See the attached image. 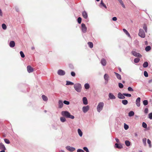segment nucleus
<instances>
[{"instance_id":"8","label":"nucleus","mask_w":152,"mask_h":152,"mask_svg":"<svg viewBox=\"0 0 152 152\" xmlns=\"http://www.w3.org/2000/svg\"><path fill=\"white\" fill-rule=\"evenodd\" d=\"M0 149L1 150L0 152H5L6 148L4 145L2 143H0Z\"/></svg>"},{"instance_id":"31","label":"nucleus","mask_w":152,"mask_h":152,"mask_svg":"<svg viewBox=\"0 0 152 152\" xmlns=\"http://www.w3.org/2000/svg\"><path fill=\"white\" fill-rule=\"evenodd\" d=\"M125 144L127 146H129L130 145V142L128 141V140H126L125 141Z\"/></svg>"},{"instance_id":"10","label":"nucleus","mask_w":152,"mask_h":152,"mask_svg":"<svg viewBox=\"0 0 152 152\" xmlns=\"http://www.w3.org/2000/svg\"><path fill=\"white\" fill-rule=\"evenodd\" d=\"M58 74L60 75H64L65 74V73L64 71L59 69L58 71Z\"/></svg>"},{"instance_id":"58","label":"nucleus","mask_w":152,"mask_h":152,"mask_svg":"<svg viewBox=\"0 0 152 152\" xmlns=\"http://www.w3.org/2000/svg\"><path fill=\"white\" fill-rule=\"evenodd\" d=\"M112 20L113 21H116L117 20V18L116 17H114L112 18Z\"/></svg>"},{"instance_id":"46","label":"nucleus","mask_w":152,"mask_h":152,"mask_svg":"<svg viewBox=\"0 0 152 152\" xmlns=\"http://www.w3.org/2000/svg\"><path fill=\"white\" fill-rule=\"evenodd\" d=\"M4 142L5 143L7 144H9L10 143V141L9 140L7 139H4Z\"/></svg>"},{"instance_id":"18","label":"nucleus","mask_w":152,"mask_h":152,"mask_svg":"<svg viewBox=\"0 0 152 152\" xmlns=\"http://www.w3.org/2000/svg\"><path fill=\"white\" fill-rule=\"evenodd\" d=\"M101 64L104 66H105L106 64V61L104 58H103L101 60Z\"/></svg>"},{"instance_id":"56","label":"nucleus","mask_w":152,"mask_h":152,"mask_svg":"<svg viewBox=\"0 0 152 152\" xmlns=\"http://www.w3.org/2000/svg\"><path fill=\"white\" fill-rule=\"evenodd\" d=\"M71 75L73 77H74L75 75V72H71Z\"/></svg>"},{"instance_id":"62","label":"nucleus","mask_w":152,"mask_h":152,"mask_svg":"<svg viewBox=\"0 0 152 152\" xmlns=\"http://www.w3.org/2000/svg\"><path fill=\"white\" fill-rule=\"evenodd\" d=\"M118 69H119V71H120V72H121V70L120 68H119Z\"/></svg>"},{"instance_id":"32","label":"nucleus","mask_w":152,"mask_h":152,"mask_svg":"<svg viewBox=\"0 0 152 152\" xmlns=\"http://www.w3.org/2000/svg\"><path fill=\"white\" fill-rule=\"evenodd\" d=\"M151 49V47L150 46H148L146 47L145 50L146 51H148Z\"/></svg>"},{"instance_id":"48","label":"nucleus","mask_w":152,"mask_h":152,"mask_svg":"<svg viewBox=\"0 0 152 152\" xmlns=\"http://www.w3.org/2000/svg\"><path fill=\"white\" fill-rule=\"evenodd\" d=\"M118 86L120 88H122L124 87L123 85L121 83H118Z\"/></svg>"},{"instance_id":"51","label":"nucleus","mask_w":152,"mask_h":152,"mask_svg":"<svg viewBox=\"0 0 152 152\" xmlns=\"http://www.w3.org/2000/svg\"><path fill=\"white\" fill-rule=\"evenodd\" d=\"M143 28L145 30L146 32H147V28L146 26L145 25H144L143 26Z\"/></svg>"},{"instance_id":"40","label":"nucleus","mask_w":152,"mask_h":152,"mask_svg":"<svg viewBox=\"0 0 152 152\" xmlns=\"http://www.w3.org/2000/svg\"><path fill=\"white\" fill-rule=\"evenodd\" d=\"M123 95L125 96L130 97L132 96L131 94H129L124 93Z\"/></svg>"},{"instance_id":"52","label":"nucleus","mask_w":152,"mask_h":152,"mask_svg":"<svg viewBox=\"0 0 152 152\" xmlns=\"http://www.w3.org/2000/svg\"><path fill=\"white\" fill-rule=\"evenodd\" d=\"M64 103L66 104L69 105V101L65 100L64 101Z\"/></svg>"},{"instance_id":"23","label":"nucleus","mask_w":152,"mask_h":152,"mask_svg":"<svg viewBox=\"0 0 152 152\" xmlns=\"http://www.w3.org/2000/svg\"><path fill=\"white\" fill-rule=\"evenodd\" d=\"M119 2L122 6L124 8H125V6L122 0H118Z\"/></svg>"},{"instance_id":"60","label":"nucleus","mask_w":152,"mask_h":152,"mask_svg":"<svg viewBox=\"0 0 152 152\" xmlns=\"http://www.w3.org/2000/svg\"><path fill=\"white\" fill-rule=\"evenodd\" d=\"M152 82V79H151L150 80H149L148 81L149 83H151Z\"/></svg>"},{"instance_id":"25","label":"nucleus","mask_w":152,"mask_h":152,"mask_svg":"<svg viewBox=\"0 0 152 152\" xmlns=\"http://www.w3.org/2000/svg\"><path fill=\"white\" fill-rule=\"evenodd\" d=\"M42 97L43 100L44 101H47L48 100L47 97L44 95L42 96Z\"/></svg>"},{"instance_id":"61","label":"nucleus","mask_w":152,"mask_h":152,"mask_svg":"<svg viewBox=\"0 0 152 152\" xmlns=\"http://www.w3.org/2000/svg\"><path fill=\"white\" fill-rule=\"evenodd\" d=\"M31 48L32 50H33L35 48L34 47H31Z\"/></svg>"},{"instance_id":"19","label":"nucleus","mask_w":152,"mask_h":152,"mask_svg":"<svg viewBox=\"0 0 152 152\" xmlns=\"http://www.w3.org/2000/svg\"><path fill=\"white\" fill-rule=\"evenodd\" d=\"M104 78L105 80L106 81V82L107 83L109 78V77L108 75L105 74L104 75Z\"/></svg>"},{"instance_id":"7","label":"nucleus","mask_w":152,"mask_h":152,"mask_svg":"<svg viewBox=\"0 0 152 152\" xmlns=\"http://www.w3.org/2000/svg\"><path fill=\"white\" fill-rule=\"evenodd\" d=\"M89 108L90 107L88 105L83 107L82 108L83 112L84 113H86L89 110Z\"/></svg>"},{"instance_id":"2","label":"nucleus","mask_w":152,"mask_h":152,"mask_svg":"<svg viewBox=\"0 0 152 152\" xmlns=\"http://www.w3.org/2000/svg\"><path fill=\"white\" fill-rule=\"evenodd\" d=\"M104 106V104L103 102H101L99 103L97 107V111L99 113L102 110Z\"/></svg>"},{"instance_id":"50","label":"nucleus","mask_w":152,"mask_h":152,"mask_svg":"<svg viewBox=\"0 0 152 152\" xmlns=\"http://www.w3.org/2000/svg\"><path fill=\"white\" fill-rule=\"evenodd\" d=\"M128 91H134L133 89L131 87H129L128 88Z\"/></svg>"},{"instance_id":"45","label":"nucleus","mask_w":152,"mask_h":152,"mask_svg":"<svg viewBox=\"0 0 152 152\" xmlns=\"http://www.w3.org/2000/svg\"><path fill=\"white\" fill-rule=\"evenodd\" d=\"M20 54L21 57L22 58H24L25 57V55L22 51H20Z\"/></svg>"},{"instance_id":"57","label":"nucleus","mask_w":152,"mask_h":152,"mask_svg":"<svg viewBox=\"0 0 152 152\" xmlns=\"http://www.w3.org/2000/svg\"><path fill=\"white\" fill-rule=\"evenodd\" d=\"M77 152H84V151L81 149H78Z\"/></svg>"},{"instance_id":"63","label":"nucleus","mask_w":152,"mask_h":152,"mask_svg":"<svg viewBox=\"0 0 152 152\" xmlns=\"http://www.w3.org/2000/svg\"><path fill=\"white\" fill-rule=\"evenodd\" d=\"M145 44H146V45H147V41H146V42H145Z\"/></svg>"},{"instance_id":"22","label":"nucleus","mask_w":152,"mask_h":152,"mask_svg":"<svg viewBox=\"0 0 152 152\" xmlns=\"http://www.w3.org/2000/svg\"><path fill=\"white\" fill-rule=\"evenodd\" d=\"M114 73L115 75H116L117 78L119 80H121V76L120 75H119L118 73L116 72H114Z\"/></svg>"},{"instance_id":"44","label":"nucleus","mask_w":152,"mask_h":152,"mask_svg":"<svg viewBox=\"0 0 152 152\" xmlns=\"http://www.w3.org/2000/svg\"><path fill=\"white\" fill-rule=\"evenodd\" d=\"M124 128L125 130H127L128 129L129 126L128 125L126 124L125 123L124 124Z\"/></svg>"},{"instance_id":"64","label":"nucleus","mask_w":152,"mask_h":152,"mask_svg":"<svg viewBox=\"0 0 152 152\" xmlns=\"http://www.w3.org/2000/svg\"><path fill=\"white\" fill-rule=\"evenodd\" d=\"M125 81H122V83H125Z\"/></svg>"},{"instance_id":"9","label":"nucleus","mask_w":152,"mask_h":152,"mask_svg":"<svg viewBox=\"0 0 152 152\" xmlns=\"http://www.w3.org/2000/svg\"><path fill=\"white\" fill-rule=\"evenodd\" d=\"M66 148L69 151L71 152H73L75 151V148L73 147L70 146H67L66 147Z\"/></svg>"},{"instance_id":"15","label":"nucleus","mask_w":152,"mask_h":152,"mask_svg":"<svg viewBox=\"0 0 152 152\" xmlns=\"http://www.w3.org/2000/svg\"><path fill=\"white\" fill-rule=\"evenodd\" d=\"M58 103L59 107L60 108H61L62 107L63 105V104L62 101L61 100H59Z\"/></svg>"},{"instance_id":"30","label":"nucleus","mask_w":152,"mask_h":152,"mask_svg":"<svg viewBox=\"0 0 152 152\" xmlns=\"http://www.w3.org/2000/svg\"><path fill=\"white\" fill-rule=\"evenodd\" d=\"M134 115V113L133 111H131L129 113V116L131 117L133 116Z\"/></svg>"},{"instance_id":"14","label":"nucleus","mask_w":152,"mask_h":152,"mask_svg":"<svg viewBox=\"0 0 152 152\" xmlns=\"http://www.w3.org/2000/svg\"><path fill=\"white\" fill-rule=\"evenodd\" d=\"M82 15L83 17L85 19H87L88 18V15L86 12L84 11L82 12Z\"/></svg>"},{"instance_id":"16","label":"nucleus","mask_w":152,"mask_h":152,"mask_svg":"<svg viewBox=\"0 0 152 152\" xmlns=\"http://www.w3.org/2000/svg\"><path fill=\"white\" fill-rule=\"evenodd\" d=\"M109 98L111 99H115V97L111 93H110L109 94Z\"/></svg>"},{"instance_id":"38","label":"nucleus","mask_w":152,"mask_h":152,"mask_svg":"<svg viewBox=\"0 0 152 152\" xmlns=\"http://www.w3.org/2000/svg\"><path fill=\"white\" fill-rule=\"evenodd\" d=\"M143 104L145 106L147 105L148 103V101L146 100H144L143 102Z\"/></svg>"},{"instance_id":"55","label":"nucleus","mask_w":152,"mask_h":152,"mask_svg":"<svg viewBox=\"0 0 152 152\" xmlns=\"http://www.w3.org/2000/svg\"><path fill=\"white\" fill-rule=\"evenodd\" d=\"M83 149L86 152H89L88 148L86 147H84L83 148Z\"/></svg>"},{"instance_id":"53","label":"nucleus","mask_w":152,"mask_h":152,"mask_svg":"<svg viewBox=\"0 0 152 152\" xmlns=\"http://www.w3.org/2000/svg\"><path fill=\"white\" fill-rule=\"evenodd\" d=\"M148 116L150 119H152V113H150L149 114Z\"/></svg>"},{"instance_id":"1","label":"nucleus","mask_w":152,"mask_h":152,"mask_svg":"<svg viewBox=\"0 0 152 152\" xmlns=\"http://www.w3.org/2000/svg\"><path fill=\"white\" fill-rule=\"evenodd\" d=\"M62 115L65 116L67 118H69L72 119L74 118L75 117L73 115H71L70 113L67 111H63L61 113Z\"/></svg>"},{"instance_id":"21","label":"nucleus","mask_w":152,"mask_h":152,"mask_svg":"<svg viewBox=\"0 0 152 152\" xmlns=\"http://www.w3.org/2000/svg\"><path fill=\"white\" fill-rule=\"evenodd\" d=\"M115 147L121 149L122 148V145L120 144H118V143H115Z\"/></svg>"},{"instance_id":"39","label":"nucleus","mask_w":152,"mask_h":152,"mask_svg":"<svg viewBox=\"0 0 152 152\" xmlns=\"http://www.w3.org/2000/svg\"><path fill=\"white\" fill-rule=\"evenodd\" d=\"M147 139L145 138H144L142 139V142L145 145H146V141Z\"/></svg>"},{"instance_id":"12","label":"nucleus","mask_w":152,"mask_h":152,"mask_svg":"<svg viewBox=\"0 0 152 152\" xmlns=\"http://www.w3.org/2000/svg\"><path fill=\"white\" fill-rule=\"evenodd\" d=\"M27 70L29 73L32 72L34 71L33 68L30 66H27Z\"/></svg>"},{"instance_id":"54","label":"nucleus","mask_w":152,"mask_h":152,"mask_svg":"<svg viewBox=\"0 0 152 152\" xmlns=\"http://www.w3.org/2000/svg\"><path fill=\"white\" fill-rule=\"evenodd\" d=\"M144 113L146 114H147L148 113V109L147 108H146L144 110Z\"/></svg>"},{"instance_id":"47","label":"nucleus","mask_w":152,"mask_h":152,"mask_svg":"<svg viewBox=\"0 0 152 152\" xmlns=\"http://www.w3.org/2000/svg\"><path fill=\"white\" fill-rule=\"evenodd\" d=\"M82 19L80 17H79L77 19V21L80 24L81 23Z\"/></svg>"},{"instance_id":"41","label":"nucleus","mask_w":152,"mask_h":152,"mask_svg":"<svg viewBox=\"0 0 152 152\" xmlns=\"http://www.w3.org/2000/svg\"><path fill=\"white\" fill-rule=\"evenodd\" d=\"M142 126L143 128H146L147 127V125L146 124L145 122L142 123Z\"/></svg>"},{"instance_id":"26","label":"nucleus","mask_w":152,"mask_h":152,"mask_svg":"<svg viewBox=\"0 0 152 152\" xmlns=\"http://www.w3.org/2000/svg\"><path fill=\"white\" fill-rule=\"evenodd\" d=\"M100 5H101V6H102L104 7L105 8L107 9V7L105 4L104 3L102 0H101V1Z\"/></svg>"},{"instance_id":"4","label":"nucleus","mask_w":152,"mask_h":152,"mask_svg":"<svg viewBox=\"0 0 152 152\" xmlns=\"http://www.w3.org/2000/svg\"><path fill=\"white\" fill-rule=\"evenodd\" d=\"M139 36L142 38H145V33L142 29H140L139 30V32L138 33Z\"/></svg>"},{"instance_id":"43","label":"nucleus","mask_w":152,"mask_h":152,"mask_svg":"<svg viewBox=\"0 0 152 152\" xmlns=\"http://www.w3.org/2000/svg\"><path fill=\"white\" fill-rule=\"evenodd\" d=\"M2 28L4 30H5L7 28V26L4 23L2 24Z\"/></svg>"},{"instance_id":"3","label":"nucleus","mask_w":152,"mask_h":152,"mask_svg":"<svg viewBox=\"0 0 152 152\" xmlns=\"http://www.w3.org/2000/svg\"><path fill=\"white\" fill-rule=\"evenodd\" d=\"M74 88L75 90L78 92H80L81 91V86L80 84L77 83L75 84L74 85Z\"/></svg>"},{"instance_id":"59","label":"nucleus","mask_w":152,"mask_h":152,"mask_svg":"<svg viewBox=\"0 0 152 152\" xmlns=\"http://www.w3.org/2000/svg\"><path fill=\"white\" fill-rule=\"evenodd\" d=\"M115 140L117 143L119 142V140L117 138H116Z\"/></svg>"},{"instance_id":"20","label":"nucleus","mask_w":152,"mask_h":152,"mask_svg":"<svg viewBox=\"0 0 152 152\" xmlns=\"http://www.w3.org/2000/svg\"><path fill=\"white\" fill-rule=\"evenodd\" d=\"M83 103L84 104L86 105L88 104V101L86 97H84L83 99Z\"/></svg>"},{"instance_id":"24","label":"nucleus","mask_w":152,"mask_h":152,"mask_svg":"<svg viewBox=\"0 0 152 152\" xmlns=\"http://www.w3.org/2000/svg\"><path fill=\"white\" fill-rule=\"evenodd\" d=\"M77 132L79 136L80 137H82L83 135V133L81 130L80 129H78Z\"/></svg>"},{"instance_id":"36","label":"nucleus","mask_w":152,"mask_h":152,"mask_svg":"<svg viewBox=\"0 0 152 152\" xmlns=\"http://www.w3.org/2000/svg\"><path fill=\"white\" fill-rule=\"evenodd\" d=\"M140 61V58H136L134 60V61L135 63H138Z\"/></svg>"},{"instance_id":"28","label":"nucleus","mask_w":152,"mask_h":152,"mask_svg":"<svg viewBox=\"0 0 152 152\" xmlns=\"http://www.w3.org/2000/svg\"><path fill=\"white\" fill-rule=\"evenodd\" d=\"M148 63L147 62H145L143 64V66L144 68H146L148 66Z\"/></svg>"},{"instance_id":"11","label":"nucleus","mask_w":152,"mask_h":152,"mask_svg":"<svg viewBox=\"0 0 152 152\" xmlns=\"http://www.w3.org/2000/svg\"><path fill=\"white\" fill-rule=\"evenodd\" d=\"M140 98L138 97L136 101V104L137 107H140Z\"/></svg>"},{"instance_id":"17","label":"nucleus","mask_w":152,"mask_h":152,"mask_svg":"<svg viewBox=\"0 0 152 152\" xmlns=\"http://www.w3.org/2000/svg\"><path fill=\"white\" fill-rule=\"evenodd\" d=\"M9 45L11 47H14L15 45V42L13 41H10L9 44Z\"/></svg>"},{"instance_id":"6","label":"nucleus","mask_w":152,"mask_h":152,"mask_svg":"<svg viewBox=\"0 0 152 152\" xmlns=\"http://www.w3.org/2000/svg\"><path fill=\"white\" fill-rule=\"evenodd\" d=\"M82 26V30L83 33H85L86 32L87 28L86 27L84 23H82L81 24Z\"/></svg>"},{"instance_id":"29","label":"nucleus","mask_w":152,"mask_h":152,"mask_svg":"<svg viewBox=\"0 0 152 152\" xmlns=\"http://www.w3.org/2000/svg\"><path fill=\"white\" fill-rule=\"evenodd\" d=\"M88 44L89 46L91 48H92L93 47V44L92 42H88Z\"/></svg>"},{"instance_id":"13","label":"nucleus","mask_w":152,"mask_h":152,"mask_svg":"<svg viewBox=\"0 0 152 152\" xmlns=\"http://www.w3.org/2000/svg\"><path fill=\"white\" fill-rule=\"evenodd\" d=\"M118 97L120 99H124L125 98L123 94H122L121 93H119L118 94Z\"/></svg>"},{"instance_id":"33","label":"nucleus","mask_w":152,"mask_h":152,"mask_svg":"<svg viewBox=\"0 0 152 152\" xmlns=\"http://www.w3.org/2000/svg\"><path fill=\"white\" fill-rule=\"evenodd\" d=\"M122 103L124 105H126L128 103V102L126 100H123L122 101Z\"/></svg>"},{"instance_id":"34","label":"nucleus","mask_w":152,"mask_h":152,"mask_svg":"<svg viewBox=\"0 0 152 152\" xmlns=\"http://www.w3.org/2000/svg\"><path fill=\"white\" fill-rule=\"evenodd\" d=\"M74 84V83L72 82L69 81H67L66 85H73Z\"/></svg>"},{"instance_id":"42","label":"nucleus","mask_w":152,"mask_h":152,"mask_svg":"<svg viewBox=\"0 0 152 152\" xmlns=\"http://www.w3.org/2000/svg\"><path fill=\"white\" fill-rule=\"evenodd\" d=\"M147 142L149 145V147L150 148L151 147V142L149 139H148L147 140Z\"/></svg>"},{"instance_id":"35","label":"nucleus","mask_w":152,"mask_h":152,"mask_svg":"<svg viewBox=\"0 0 152 152\" xmlns=\"http://www.w3.org/2000/svg\"><path fill=\"white\" fill-rule=\"evenodd\" d=\"M60 120L62 122H64L66 121V119L64 117H61L60 118Z\"/></svg>"},{"instance_id":"49","label":"nucleus","mask_w":152,"mask_h":152,"mask_svg":"<svg viewBox=\"0 0 152 152\" xmlns=\"http://www.w3.org/2000/svg\"><path fill=\"white\" fill-rule=\"evenodd\" d=\"M144 75L145 77H147L148 76V74L146 71H145L144 72Z\"/></svg>"},{"instance_id":"5","label":"nucleus","mask_w":152,"mask_h":152,"mask_svg":"<svg viewBox=\"0 0 152 152\" xmlns=\"http://www.w3.org/2000/svg\"><path fill=\"white\" fill-rule=\"evenodd\" d=\"M132 54L134 56L141 58L142 57V55L140 54L139 53H137V52L134 51H132Z\"/></svg>"},{"instance_id":"27","label":"nucleus","mask_w":152,"mask_h":152,"mask_svg":"<svg viewBox=\"0 0 152 152\" xmlns=\"http://www.w3.org/2000/svg\"><path fill=\"white\" fill-rule=\"evenodd\" d=\"M124 32L129 37L130 36V35L128 31L125 29L124 28L123 29Z\"/></svg>"},{"instance_id":"37","label":"nucleus","mask_w":152,"mask_h":152,"mask_svg":"<svg viewBox=\"0 0 152 152\" xmlns=\"http://www.w3.org/2000/svg\"><path fill=\"white\" fill-rule=\"evenodd\" d=\"M84 86L85 88L87 89H89L90 87L88 83L85 84Z\"/></svg>"}]
</instances>
